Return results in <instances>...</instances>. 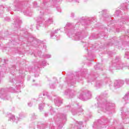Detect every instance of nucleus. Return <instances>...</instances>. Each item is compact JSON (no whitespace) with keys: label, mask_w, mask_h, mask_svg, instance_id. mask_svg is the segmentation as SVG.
I'll return each instance as SVG.
<instances>
[{"label":"nucleus","mask_w":129,"mask_h":129,"mask_svg":"<svg viewBox=\"0 0 129 129\" xmlns=\"http://www.w3.org/2000/svg\"><path fill=\"white\" fill-rule=\"evenodd\" d=\"M122 69V65L121 64H117L116 66V69L119 70V69Z\"/></svg>","instance_id":"nucleus-8"},{"label":"nucleus","mask_w":129,"mask_h":129,"mask_svg":"<svg viewBox=\"0 0 129 129\" xmlns=\"http://www.w3.org/2000/svg\"><path fill=\"white\" fill-rule=\"evenodd\" d=\"M72 17H74V13H72Z\"/></svg>","instance_id":"nucleus-16"},{"label":"nucleus","mask_w":129,"mask_h":129,"mask_svg":"<svg viewBox=\"0 0 129 129\" xmlns=\"http://www.w3.org/2000/svg\"><path fill=\"white\" fill-rule=\"evenodd\" d=\"M125 100H129V92L127 93L123 98Z\"/></svg>","instance_id":"nucleus-4"},{"label":"nucleus","mask_w":129,"mask_h":129,"mask_svg":"<svg viewBox=\"0 0 129 129\" xmlns=\"http://www.w3.org/2000/svg\"><path fill=\"white\" fill-rule=\"evenodd\" d=\"M44 107V105H43V104H40L39 105V109L41 110V109H43Z\"/></svg>","instance_id":"nucleus-9"},{"label":"nucleus","mask_w":129,"mask_h":129,"mask_svg":"<svg viewBox=\"0 0 129 129\" xmlns=\"http://www.w3.org/2000/svg\"><path fill=\"white\" fill-rule=\"evenodd\" d=\"M72 113L73 114H75L74 113H73V111H72Z\"/></svg>","instance_id":"nucleus-21"},{"label":"nucleus","mask_w":129,"mask_h":129,"mask_svg":"<svg viewBox=\"0 0 129 129\" xmlns=\"http://www.w3.org/2000/svg\"><path fill=\"white\" fill-rule=\"evenodd\" d=\"M15 119V116L11 115L10 117V120H14Z\"/></svg>","instance_id":"nucleus-10"},{"label":"nucleus","mask_w":129,"mask_h":129,"mask_svg":"<svg viewBox=\"0 0 129 129\" xmlns=\"http://www.w3.org/2000/svg\"><path fill=\"white\" fill-rule=\"evenodd\" d=\"M126 83H127V84H129V80L128 79L126 80Z\"/></svg>","instance_id":"nucleus-15"},{"label":"nucleus","mask_w":129,"mask_h":129,"mask_svg":"<svg viewBox=\"0 0 129 129\" xmlns=\"http://www.w3.org/2000/svg\"><path fill=\"white\" fill-rule=\"evenodd\" d=\"M80 98L81 99H83V98L82 97H81V96L80 97Z\"/></svg>","instance_id":"nucleus-18"},{"label":"nucleus","mask_w":129,"mask_h":129,"mask_svg":"<svg viewBox=\"0 0 129 129\" xmlns=\"http://www.w3.org/2000/svg\"><path fill=\"white\" fill-rule=\"evenodd\" d=\"M119 14H120V11L117 10L115 12V15H116V16H118Z\"/></svg>","instance_id":"nucleus-11"},{"label":"nucleus","mask_w":129,"mask_h":129,"mask_svg":"<svg viewBox=\"0 0 129 129\" xmlns=\"http://www.w3.org/2000/svg\"><path fill=\"white\" fill-rule=\"evenodd\" d=\"M123 84V81H116L114 82V86L116 88L120 87Z\"/></svg>","instance_id":"nucleus-2"},{"label":"nucleus","mask_w":129,"mask_h":129,"mask_svg":"<svg viewBox=\"0 0 129 129\" xmlns=\"http://www.w3.org/2000/svg\"><path fill=\"white\" fill-rule=\"evenodd\" d=\"M41 99H42V98L40 97V98H39V100H41Z\"/></svg>","instance_id":"nucleus-19"},{"label":"nucleus","mask_w":129,"mask_h":129,"mask_svg":"<svg viewBox=\"0 0 129 129\" xmlns=\"http://www.w3.org/2000/svg\"><path fill=\"white\" fill-rule=\"evenodd\" d=\"M42 24L45 26H49V25L53 24V19L51 18H46L44 20H41L39 22H38L37 25H42Z\"/></svg>","instance_id":"nucleus-1"},{"label":"nucleus","mask_w":129,"mask_h":129,"mask_svg":"<svg viewBox=\"0 0 129 129\" xmlns=\"http://www.w3.org/2000/svg\"><path fill=\"white\" fill-rule=\"evenodd\" d=\"M38 28H39V26L37 25V26H36V29H37V30H38V29H39Z\"/></svg>","instance_id":"nucleus-17"},{"label":"nucleus","mask_w":129,"mask_h":129,"mask_svg":"<svg viewBox=\"0 0 129 129\" xmlns=\"http://www.w3.org/2000/svg\"><path fill=\"white\" fill-rule=\"evenodd\" d=\"M57 32H58V29L55 30L53 33H51L50 35L51 38H52V39H55V38L53 37H54V34H57Z\"/></svg>","instance_id":"nucleus-6"},{"label":"nucleus","mask_w":129,"mask_h":129,"mask_svg":"<svg viewBox=\"0 0 129 129\" xmlns=\"http://www.w3.org/2000/svg\"><path fill=\"white\" fill-rule=\"evenodd\" d=\"M76 41H79L80 40V36L76 35L75 37Z\"/></svg>","instance_id":"nucleus-7"},{"label":"nucleus","mask_w":129,"mask_h":129,"mask_svg":"<svg viewBox=\"0 0 129 129\" xmlns=\"http://www.w3.org/2000/svg\"><path fill=\"white\" fill-rule=\"evenodd\" d=\"M71 25V23H68L67 24V27H70V25Z\"/></svg>","instance_id":"nucleus-13"},{"label":"nucleus","mask_w":129,"mask_h":129,"mask_svg":"<svg viewBox=\"0 0 129 129\" xmlns=\"http://www.w3.org/2000/svg\"><path fill=\"white\" fill-rule=\"evenodd\" d=\"M62 103V101L57 100L55 102V105L57 106H60Z\"/></svg>","instance_id":"nucleus-5"},{"label":"nucleus","mask_w":129,"mask_h":129,"mask_svg":"<svg viewBox=\"0 0 129 129\" xmlns=\"http://www.w3.org/2000/svg\"><path fill=\"white\" fill-rule=\"evenodd\" d=\"M28 106H32V103L29 102L28 103Z\"/></svg>","instance_id":"nucleus-14"},{"label":"nucleus","mask_w":129,"mask_h":129,"mask_svg":"<svg viewBox=\"0 0 129 129\" xmlns=\"http://www.w3.org/2000/svg\"><path fill=\"white\" fill-rule=\"evenodd\" d=\"M45 57L46 58H51V55H50V54H46L45 55Z\"/></svg>","instance_id":"nucleus-12"},{"label":"nucleus","mask_w":129,"mask_h":129,"mask_svg":"<svg viewBox=\"0 0 129 129\" xmlns=\"http://www.w3.org/2000/svg\"><path fill=\"white\" fill-rule=\"evenodd\" d=\"M65 94H70V96H71V97H73L72 96L74 95V91H72L71 90H68L66 91Z\"/></svg>","instance_id":"nucleus-3"},{"label":"nucleus","mask_w":129,"mask_h":129,"mask_svg":"<svg viewBox=\"0 0 129 129\" xmlns=\"http://www.w3.org/2000/svg\"><path fill=\"white\" fill-rule=\"evenodd\" d=\"M80 124H82V122H80Z\"/></svg>","instance_id":"nucleus-20"}]
</instances>
